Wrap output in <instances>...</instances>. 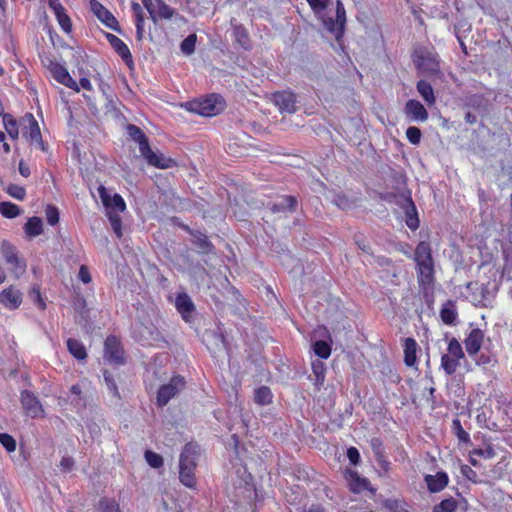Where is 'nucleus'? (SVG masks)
Masks as SVG:
<instances>
[{"label": "nucleus", "instance_id": "nucleus-47", "mask_svg": "<svg viewBox=\"0 0 512 512\" xmlns=\"http://www.w3.org/2000/svg\"><path fill=\"white\" fill-rule=\"evenodd\" d=\"M45 215L48 224L54 226L59 222V210L55 206L48 205L45 209Z\"/></svg>", "mask_w": 512, "mask_h": 512}, {"label": "nucleus", "instance_id": "nucleus-21", "mask_svg": "<svg viewBox=\"0 0 512 512\" xmlns=\"http://www.w3.org/2000/svg\"><path fill=\"white\" fill-rule=\"evenodd\" d=\"M414 260L416 266L434 263L432 249L428 242L421 241L418 243L414 252Z\"/></svg>", "mask_w": 512, "mask_h": 512}, {"label": "nucleus", "instance_id": "nucleus-51", "mask_svg": "<svg viewBox=\"0 0 512 512\" xmlns=\"http://www.w3.org/2000/svg\"><path fill=\"white\" fill-rule=\"evenodd\" d=\"M74 308L77 312L80 313V315L82 317L87 316V314H88L87 303L83 297H80V296L76 297V299L74 301Z\"/></svg>", "mask_w": 512, "mask_h": 512}, {"label": "nucleus", "instance_id": "nucleus-4", "mask_svg": "<svg viewBox=\"0 0 512 512\" xmlns=\"http://www.w3.org/2000/svg\"><path fill=\"white\" fill-rule=\"evenodd\" d=\"M417 69L429 77L441 78L440 59L437 53L426 48L418 49L414 54Z\"/></svg>", "mask_w": 512, "mask_h": 512}, {"label": "nucleus", "instance_id": "nucleus-40", "mask_svg": "<svg viewBox=\"0 0 512 512\" xmlns=\"http://www.w3.org/2000/svg\"><path fill=\"white\" fill-rule=\"evenodd\" d=\"M3 124H4L5 130L7 131L8 135L12 139H17L18 135H19V131H18V127H17V122L14 119V117L11 114L5 115L4 119H3Z\"/></svg>", "mask_w": 512, "mask_h": 512}, {"label": "nucleus", "instance_id": "nucleus-39", "mask_svg": "<svg viewBox=\"0 0 512 512\" xmlns=\"http://www.w3.org/2000/svg\"><path fill=\"white\" fill-rule=\"evenodd\" d=\"M314 353L322 359H327L331 355V346L328 342L318 340L313 344Z\"/></svg>", "mask_w": 512, "mask_h": 512}, {"label": "nucleus", "instance_id": "nucleus-3", "mask_svg": "<svg viewBox=\"0 0 512 512\" xmlns=\"http://www.w3.org/2000/svg\"><path fill=\"white\" fill-rule=\"evenodd\" d=\"M196 455V448L191 443L184 446L180 455L179 479L182 484L190 488L195 485L194 469L196 466Z\"/></svg>", "mask_w": 512, "mask_h": 512}, {"label": "nucleus", "instance_id": "nucleus-17", "mask_svg": "<svg viewBox=\"0 0 512 512\" xmlns=\"http://www.w3.org/2000/svg\"><path fill=\"white\" fill-rule=\"evenodd\" d=\"M424 480L431 493H437L444 490L449 483L448 475L443 471L437 472L435 475H426Z\"/></svg>", "mask_w": 512, "mask_h": 512}, {"label": "nucleus", "instance_id": "nucleus-11", "mask_svg": "<svg viewBox=\"0 0 512 512\" xmlns=\"http://www.w3.org/2000/svg\"><path fill=\"white\" fill-rule=\"evenodd\" d=\"M419 288L425 295L432 291L435 282L434 263L416 266Z\"/></svg>", "mask_w": 512, "mask_h": 512}, {"label": "nucleus", "instance_id": "nucleus-24", "mask_svg": "<svg viewBox=\"0 0 512 512\" xmlns=\"http://www.w3.org/2000/svg\"><path fill=\"white\" fill-rule=\"evenodd\" d=\"M458 313L456 303L453 300H447L440 309V318L446 325H453L457 319Z\"/></svg>", "mask_w": 512, "mask_h": 512}, {"label": "nucleus", "instance_id": "nucleus-26", "mask_svg": "<svg viewBox=\"0 0 512 512\" xmlns=\"http://www.w3.org/2000/svg\"><path fill=\"white\" fill-rule=\"evenodd\" d=\"M29 126H28V136L31 142H35L36 145L42 150L46 151V146L42 140L41 132L39 125L32 114L28 115Z\"/></svg>", "mask_w": 512, "mask_h": 512}, {"label": "nucleus", "instance_id": "nucleus-27", "mask_svg": "<svg viewBox=\"0 0 512 512\" xmlns=\"http://www.w3.org/2000/svg\"><path fill=\"white\" fill-rule=\"evenodd\" d=\"M417 342L413 338H406L404 344V362L407 366L412 367L417 361Z\"/></svg>", "mask_w": 512, "mask_h": 512}, {"label": "nucleus", "instance_id": "nucleus-9", "mask_svg": "<svg viewBox=\"0 0 512 512\" xmlns=\"http://www.w3.org/2000/svg\"><path fill=\"white\" fill-rule=\"evenodd\" d=\"M142 3L154 22L158 19H170L174 14V10L162 0H142Z\"/></svg>", "mask_w": 512, "mask_h": 512}, {"label": "nucleus", "instance_id": "nucleus-18", "mask_svg": "<svg viewBox=\"0 0 512 512\" xmlns=\"http://www.w3.org/2000/svg\"><path fill=\"white\" fill-rule=\"evenodd\" d=\"M106 38L109 44L112 46V48L117 52V54L122 58V60L127 65L133 63L132 55L130 53L128 46L120 38L110 33L106 35Z\"/></svg>", "mask_w": 512, "mask_h": 512}, {"label": "nucleus", "instance_id": "nucleus-30", "mask_svg": "<svg viewBox=\"0 0 512 512\" xmlns=\"http://www.w3.org/2000/svg\"><path fill=\"white\" fill-rule=\"evenodd\" d=\"M24 231L29 237H37L43 232V222L41 218L33 216L28 219L24 225Z\"/></svg>", "mask_w": 512, "mask_h": 512}, {"label": "nucleus", "instance_id": "nucleus-33", "mask_svg": "<svg viewBox=\"0 0 512 512\" xmlns=\"http://www.w3.org/2000/svg\"><path fill=\"white\" fill-rule=\"evenodd\" d=\"M233 35L236 42L245 50L250 49V39L246 29L242 25H237L233 29Z\"/></svg>", "mask_w": 512, "mask_h": 512}, {"label": "nucleus", "instance_id": "nucleus-8", "mask_svg": "<svg viewBox=\"0 0 512 512\" xmlns=\"http://www.w3.org/2000/svg\"><path fill=\"white\" fill-rule=\"evenodd\" d=\"M104 358L112 364L123 365L125 362L124 350L115 336H108L104 342Z\"/></svg>", "mask_w": 512, "mask_h": 512}, {"label": "nucleus", "instance_id": "nucleus-55", "mask_svg": "<svg viewBox=\"0 0 512 512\" xmlns=\"http://www.w3.org/2000/svg\"><path fill=\"white\" fill-rule=\"evenodd\" d=\"M472 455H477L486 459L493 458L495 456V451L492 447H487L486 449H475L471 452Z\"/></svg>", "mask_w": 512, "mask_h": 512}, {"label": "nucleus", "instance_id": "nucleus-20", "mask_svg": "<svg viewBox=\"0 0 512 512\" xmlns=\"http://www.w3.org/2000/svg\"><path fill=\"white\" fill-rule=\"evenodd\" d=\"M484 334L479 328L473 329L464 341L465 349L470 356L476 355L483 342Z\"/></svg>", "mask_w": 512, "mask_h": 512}, {"label": "nucleus", "instance_id": "nucleus-38", "mask_svg": "<svg viewBox=\"0 0 512 512\" xmlns=\"http://www.w3.org/2000/svg\"><path fill=\"white\" fill-rule=\"evenodd\" d=\"M54 14L62 30L66 33H70L72 30V23L70 17L66 13L65 8L63 7L59 11H55Z\"/></svg>", "mask_w": 512, "mask_h": 512}, {"label": "nucleus", "instance_id": "nucleus-57", "mask_svg": "<svg viewBox=\"0 0 512 512\" xmlns=\"http://www.w3.org/2000/svg\"><path fill=\"white\" fill-rule=\"evenodd\" d=\"M347 457L351 464L357 465L360 461V454L359 451L355 447H350L347 450Z\"/></svg>", "mask_w": 512, "mask_h": 512}, {"label": "nucleus", "instance_id": "nucleus-16", "mask_svg": "<svg viewBox=\"0 0 512 512\" xmlns=\"http://www.w3.org/2000/svg\"><path fill=\"white\" fill-rule=\"evenodd\" d=\"M273 100L282 112L293 113L296 111V96L292 92H276L273 95Z\"/></svg>", "mask_w": 512, "mask_h": 512}, {"label": "nucleus", "instance_id": "nucleus-31", "mask_svg": "<svg viewBox=\"0 0 512 512\" xmlns=\"http://www.w3.org/2000/svg\"><path fill=\"white\" fill-rule=\"evenodd\" d=\"M68 351L78 360H83L87 357V353L83 344L76 339L69 338L67 340Z\"/></svg>", "mask_w": 512, "mask_h": 512}, {"label": "nucleus", "instance_id": "nucleus-60", "mask_svg": "<svg viewBox=\"0 0 512 512\" xmlns=\"http://www.w3.org/2000/svg\"><path fill=\"white\" fill-rule=\"evenodd\" d=\"M313 371L316 374L317 380H323V364L321 362L313 363Z\"/></svg>", "mask_w": 512, "mask_h": 512}, {"label": "nucleus", "instance_id": "nucleus-52", "mask_svg": "<svg viewBox=\"0 0 512 512\" xmlns=\"http://www.w3.org/2000/svg\"><path fill=\"white\" fill-rule=\"evenodd\" d=\"M334 203L342 210H348L353 206V202L345 195H337L334 199Z\"/></svg>", "mask_w": 512, "mask_h": 512}, {"label": "nucleus", "instance_id": "nucleus-64", "mask_svg": "<svg viewBox=\"0 0 512 512\" xmlns=\"http://www.w3.org/2000/svg\"><path fill=\"white\" fill-rule=\"evenodd\" d=\"M324 508L320 504H312L309 506V508L306 510V512H324Z\"/></svg>", "mask_w": 512, "mask_h": 512}, {"label": "nucleus", "instance_id": "nucleus-6", "mask_svg": "<svg viewBox=\"0 0 512 512\" xmlns=\"http://www.w3.org/2000/svg\"><path fill=\"white\" fill-rule=\"evenodd\" d=\"M1 254L11 272L18 278L26 271V263L18 257L16 248L10 243L3 241L0 248Z\"/></svg>", "mask_w": 512, "mask_h": 512}, {"label": "nucleus", "instance_id": "nucleus-28", "mask_svg": "<svg viewBox=\"0 0 512 512\" xmlns=\"http://www.w3.org/2000/svg\"><path fill=\"white\" fill-rule=\"evenodd\" d=\"M297 207V200L294 196H285L279 203H274L270 210L272 213L294 212Z\"/></svg>", "mask_w": 512, "mask_h": 512}, {"label": "nucleus", "instance_id": "nucleus-15", "mask_svg": "<svg viewBox=\"0 0 512 512\" xmlns=\"http://www.w3.org/2000/svg\"><path fill=\"white\" fill-rule=\"evenodd\" d=\"M405 114L414 122H425L429 117V114L423 104L414 99L407 101L405 105Z\"/></svg>", "mask_w": 512, "mask_h": 512}, {"label": "nucleus", "instance_id": "nucleus-56", "mask_svg": "<svg viewBox=\"0 0 512 512\" xmlns=\"http://www.w3.org/2000/svg\"><path fill=\"white\" fill-rule=\"evenodd\" d=\"M461 473L463 476H465L468 480L476 483L477 480V473L468 465H462L461 466Z\"/></svg>", "mask_w": 512, "mask_h": 512}, {"label": "nucleus", "instance_id": "nucleus-58", "mask_svg": "<svg viewBox=\"0 0 512 512\" xmlns=\"http://www.w3.org/2000/svg\"><path fill=\"white\" fill-rule=\"evenodd\" d=\"M79 278L80 280L85 283V284H88L91 282L92 278H91V275H90V272L88 270V268L84 265H82L79 269Z\"/></svg>", "mask_w": 512, "mask_h": 512}, {"label": "nucleus", "instance_id": "nucleus-10", "mask_svg": "<svg viewBox=\"0 0 512 512\" xmlns=\"http://www.w3.org/2000/svg\"><path fill=\"white\" fill-rule=\"evenodd\" d=\"M21 404L25 413L32 418L44 415V409L38 397L31 391L24 390L21 392Z\"/></svg>", "mask_w": 512, "mask_h": 512}, {"label": "nucleus", "instance_id": "nucleus-42", "mask_svg": "<svg viewBox=\"0 0 512 512\" xmlns=\"http://www.w3.org/2000/svg\"><path fill=\"white\" fill-rule=\"evenodd\" d=\"M99 512H120L119 504L110 498H102L98 505Z\"/></svg>", "mask_w": 512, "mask_h": 512}, {"label": "nucleus", "instance_id": "nucleus-2", "mask_svg": "<svg viewBox=\"0 0 512 512\" xmlns=\"http://www.w3.org/2000/svg\"><path fill=\"white\" fill-rule=\"evenodd\" d=\"M98 193L103 205L106 208V216L109 219V222L114 233L116 234L117 238H121L122 220L119 213L124 212L126 209V204L123 198L119 194H114L113 196H110L103 185H100L98 187Z\"/></svg>", "mask_w": 512, "mask_h": 512}, {"label": "nucleus", "instance_id": "nucleus-22", "mask_svg": "<svg viewBox=\"0 0 512 512\" xmlns=\"http://www.w3.org/2000/svg\"><path fill=\"white\" fill-rule=\"evenodd\" d=\"M176 308L186 322H189L194 311V304L187 294H179L176 298Z\"/></svg>", "mask_w": 512, "mask_h": 512}, {"label": "nucleus", "instance_id": "nucleus-53", "mask_svg": "<svg viewBox=\"0 0 512 512\" xmlns=\"http://www.w3.org/2000/svg\"><path fill=\"white\" fill-rule=\"evenodd\" d=\"M75 466V461L70 456L62 457L60 461V468L62 472H71Z\"/></svg>", "mask_w": 512, "mask_h": 512}, {"label": "nucleus", "instance_id": "nucleus-44", "mask_svg": "<svg viewBox=\"0 0 512 512\" xmlns=\"http://www.w3.org/2000/svg\"><path fill=\"white\" fill-rule=\"evenodd\" d=\"M197 37L195 34L188 35L182 42H181V51L184 54L190 55L195 51V44H196Z\"/></svg>", "mask_w": 512, "mask_h": 512}, {"label": "nucleus", "instance_id": "nucleus-12", "mask_svg": "<svg viewBox=\"0 0 512 512\" xmlns=\"http://www.w3.org/2000/svg\"><path fill=\"white\" fill-rule=\"evenodd\" d=\"M90 8L92 12L95 14V16L108 28L114 31H119L118 21L116 20L114 15L107 8H105L99 1L91 0Z\"/></svg>", "mask_w": 512, "mask_h": 512}, {"label": "nucleus", "instance_id": "nucleus-49", "mask_svg": "<svg viewBox=\"0 0 512 512\" xmlns=\"http://www.w3.org/2000/svg\"><path fill=\"white\" fill-rule=\"evenodd\" d=\"M0 443L3 445V447H5V449L8 452H13L16 449L15 439L7 433L0 434Z\"/></svg>", "mask_w": 512, "mask_h": 512}, {"label": "nucleus", "instance_id": "nucleus-25", "mask_svg": "<svg viewBox=\"0 0 512 512\" xmlns=\"http://www.w3.org/2000/svg\"><path fill=\"white\" fill-rule=\"evenodd\" d=\"M405 215H406V224L411 230H416L419 227V219L417 215V210L414 202L411 197L405 198L404 205Z\"/></svg>", "mask_w": 512, "mask_h": 512}, {"label": "nucleus", "instance_id": "nucleus-19", "mask_svg": "<svg viewBox=\"0 0 512 512\" xmlns=\"http://www.w3.org/2000/svg\"><path fill=\"white\" fill-rule=\"evenodd\" d=\"M22 302V294L19 290L9 287L0 293V303L6 308L16 309Z\"/></svg>", "mask_w": 512, "mask_h": 512}, {"label": "nucleus", "instance_id": "nucleus-41", "mask_svg": "<svg viewBox=\"0 0 512 512\" xmlns=\"http://www.w3.org/2000/svg\"><path fill=\"white\" fill-rule=\"evenodd\" d=\"M452 431L457 436L458 440L463 443L470 442L469 434L464 430L459 419L452 421Z\"/></svg>", "mask_w": 512, "mask_h": 512}, {"label": "nucleus", "instance_id": "nucleus-36", "mask_svg": "<svg viewBox=\"0 0 512 512\" xmlns=\"http://www.w3.org/2000/svg\"><path fill=\"white\" fill-rule=\"evenodd\" d=\"M194 237V244L203 252V253H209L213 245L208 240L207 236L202 234L201 232L192 233Z\"/></svg>", "mask_w": 512, "mask_h": 512}, {"label": "nucleus", "instance_id": "nucleus-34", "mask_svg": "<svg viewBox=\"0 0 512 512\" xmlns=\"http://www.w3.org/2000/svg\"><path fill=\"white\" fill-rule=\"evenodd\" d=\"M459 361L460 360L446 353L441 357V368L445 371L447 375H452L456 372L459 366Z\"/></svg>", "mask_w": 512, "mask_h": 512}, {"label": "nucleus", "instance_id": "nucleus-23", "mask_svg": "<svg viewBox=\"0 0 512 512\" xmlns=\"http://www.w3.org/2000/svg\"><path fill=\"white\" fill-rule=\"evenodd\" d=\"M128 135L139 144L141 155L146 151L149 152V141L144 132L136 125L129 124L127 127Z\"/></svg>", "mask_w": 512, "mask_h": 512}, {"label": "nucleus", "instance_id": "nucleus-35", "mask_svg": "<svg viewBox=\"0 0 512 512\" xmlns=\"http://www.w3.org/2000/svg\"><path fill=\"white\" fill-rule=\"evenodd\" d=\"M254 400L257 404L267 405L272 401V393L269 387L261 386L255 390Z\"/></svg>", "mask_w": 512, "mask_h": 512}, {"label": "nucleus", "instance_id": "nucleus-29", "mask_svg": "<svg viewBox=\"0 0 512 512\" xmlns=\"http://www.w3.org/2000/svg\"><path fill=\"white\" fill-rule=\"evenodd\" d=\"M416 88H417L418 93L421 95L423 100L428 105H434L435 104L436 98H435V95H434L433 88H432V86H431V84L429 82H427L425 80H420V81L417 82Z\"/></svg>", "mask_w": 512, "mask_h": 512}, {"label": "nucleus", "instance_id": "nucleus-37", "mask_svg": "<svg viewBox=\"0 0 512 512\" xmlns=\"http://www.w3.org/2000/svg\"><path fill=\"white\" fill-rule=\"evenodd\" d=\"M457 506L458 502L453 497H450L435 505L432 512H455Z\"/></svg>", "mask_w": 512, "mask_h": 512}, {"label": "nucleus", "instance_id": "nucleus-7", "mask_svg": "<svg viewBox=\"0 0 512 512\" xmlns=\"http://www.w3.org/2000/svg\"><path fill=\"white\" fill-rule=\"evenodd\" d=\"M185 387L184 377L178 375L171 378L168 384L162 385L157 393V404L160 407H164Z\"/></svg>", "mask_w": 512, "mask_h": 512}, {"label": "nucleus", "instance_id": "nucleus-32", "mask_svg": "<svg viewBox=\"0 0 512 512\" xmlns=\"http://www.w3.org/2000/svg\"><path fill=\"white\" fill-rule=\"evenodd\" d=\"M0 214L8 219H13L21 214V209L18 205L11 202H0Z\"/></svg>", "mask_w": 512, "mask_h": 512}, {"label": "nucleus", "instance_id": "nucleus-63", "mask_svg": "<svg viewBox=\"0 0 512 512\" xmlns=\"http://www.w3.org/2000/svg\"><path fill=\"white\" fill-rule=\"evenodd\" d=\"M48 5L53 10V12L57 10L59 11L60 9L63 8L62 4L60 3V0H48Z\"/></svg>", "mask_w": 512, "mask_h": 512}, {"label": "nucleus", "instance_id": "nucleus-5", "mask_svg": "<svg viewBox=\"0 0 512 512\" xmlns=\"http://www.w3.org/2000/svg\"><path fill=\"white\" fill-rule=\"evenodd\" d=\"M224 108L221 96L211 95L208 98L191 104V110L199 115L210 117L219 114Z\"/></svg>", "mask_w": 512, "mask_h": 512}, {"label": "nucleus", "instance_id": "nucleus-59", "mask_svg": "<svg viewBox=\"0 0 512 512\" xmlns=\"http://www.w3.org/2000/svg\"><path fill=\"white\" fill-rule=\"evenodd\" d=\"M143 25H144L143 15L138 14V17L136 18V34H137L138 40H141L143 37Z\"/></svg>", "mask_w": 512, "mask_h": 512}, {"label": "nucleus", "instance_id": "nucleus-48", "mask_svg": "<svg viewBox=\"0 0 512 512\" xmlns=\"http://www.w3.org/2000/svg\"><path fill=\"white\" fill-rule=\"evenodd\" d=\"M406 136L411 144L417 145L421 140V130L418 127L410 126L406 130Z\"/></svg>", "mask_w": 512, "mask_h": 512}, {"label": "nucleus", "instance_id": "nucleus-50", "mask_svg": "<svg viewBox=\"0 0 512 512\" xmlns=\"http://www.w3.org/2000/svg\"><path fill=\"white\" fill-rule=\"evenodd\" d=\"M103 376H104V381H105L110 393L113 396H119L117 385L115 383V380L111 376V374L108 371H104Z\"/></svg>", "mask_w": 512, "mask_h": 512}, {"label": "nucleus", "instance_id": "nucleus-61", "mask_svg": "<svg viewBox=\"0 0 512 512\" xmlns=\"http://www.w3.org/2000/svg\"><path fill=\"white\" fill-rule=\"evenodd\" d=\"M18 169H19V173H20L23 177L27 178V177H29V176H30V168L28 167V165H26V163H25L23 160H21V161L19 162V167H18Z\"/></svg>", "mask_w": 512, "mask_h": 512}, {"label": "nucleus", "instance_id": "nucleus-43", "mask_svg": "<svg viewBox=\"0 0 512 512\" xmlns=\"http://www.w3.org/2000/svg\"><path fill=\"white\" fill-rule=\"evenodd\" d=\"M447 354H449L450 356H452L458 360L464 358L465 355H464L462 346L456 338H452L449 341Z\"/></svg>", "mask_w": 512, "mask_h": 512}, {"label": "nucleus", "instance_id": "nucleus-13", "mask_svg": "<svg viewBox=\"0 0 512 512\" xmlns=\"http://www.w3.org/2000/svg\"><path fill=\"white\" fill-rule=\"evenodd\" d=\"M49 69L56 81H58L59 83H61L62 85L66 86L70 89H73L76 92L80 91L79 85L70 76L69 72L67 71V69L64 66H62L59 63L52 62L50 64Z\"/></svg>", "mask_w": 512, "mask_h": 512}, {"label": "nucleus", "instance_id": "nucleus-1", "mask_svg": "<svg viewBox=\"0 0 512 512\" xmlns=\"http://www.w3.org/2000/svg\"><path fill=\"white\" fill-rule=\"evenodd\" d=\"M313 12L320 16L325 29L339 40L344 33L346 24V11L341 0L336 2L335 18L327 16L324 11L330 3V0H306Z\"/></svg>", "mask_w": 512, "mask_h": 512}, {"label": "nucleus", "instance_id": "nucleus-54", "mask_svg": "<svg viewBox=\"0 0 512 512\" xmlns=\"http://www.w3.org/2000/svg\"><path fill=\"white\" fill-rule=\"evenodd\" d=\"M355 243L362 252L369 255L373 254L370 245L366 242L362 235L355 236Z\"/></svg>", "mask_w": 512, "mask_h": 512}, {"label": "nucleus", "instance_id": "nucleus-62", "mask_svg": "<svg viewBox=\"0 0 512 512\" xmlns=\"http://www.w3.org/2000/svg\"><path fill=\"white\" fill-rule=\"evenodd\" d=\"M384 507L390 511H397L399 502L397 500L388 499L384 502Z\"/></svg>", "mask_w": 512, "mask_h": 512}, {"label": "nucleus", "instance_id": "nucleus-45", "mask_svg": "<svg viewBox=\"0 0 512 512\" xmlns=\"http://www.w3.org/2000/svg\"><path fill=\"white\" fill-rule=\"evenodd\" d=\"M145 460L152 468H160L163 466V458L161 455L147 450L145 452Z\"/></svg>", "mask_w": 512, "mask_h": 512}, {"label": "nucleus", "instance_id": "nucleus-46", "mask_svg": "<svg viewBox=\"0 0 512 512\" xmlns=\"http://www.w3.org/2000/svg\"><path fill=\"white\" fill-rule=\"evenodd\" d=\"M5 190L11 197L17 200H24L26 196L25 188L16 184H9Z\"/></svg>", "mask_w": 512, "mask_h": 512}, {"label": "nucleus", "instance_id": "nucleus-14", "mask_svg": "<svg viewBox=\"0 0 512 512\" xmlns=\"http://www.w3.org/2000/svg\"><path fill=\"white\" fill-rule=\"evenodd\" d=\"M141 156L150 166H154L159 169H169L177 165L174 159L167 157L162 153L154 152L151 147H149V152L145 151Z\"/></svg>", "mask_w": 512, "mask_h": 512}]
</instances>
